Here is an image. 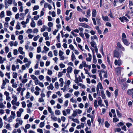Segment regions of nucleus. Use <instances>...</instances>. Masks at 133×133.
<instances>
[{
	"mask_svg": "<svg viewBox=\"0 0 133 133\" xmlns=\"http://www.w3.org/2000/svg\"><path fill=\"white\" fill-rule=\"evenodd\" d=\"M5 82L4 79H3L2 86L1 87L2 89H3L5 88L4 86L6 84V82L8 83H9V80L8 79L6 78H5Z\"/></svg>",
	"mask_w": 133,
	"mask_h": 133,
	"instance_id": "nucleus-1",
	"label": "nucleus"
},
{
	"mask_svg": "<svg viewBox=\"0 0 133 133\" xmlns=\"http://www.w3.org/2000/svg\"><path fill=\"white\" fill-rule=\"evenodd\" d=\"M119 52L118 51L115 50L114 51V57L118 58L119 56Z\"/></svg>",
	"mask_w": 133,
	"mask_h": 133,
	"instance_id": "nucleus-2",
	"label": "nucleus"
},
{
	"mask_svg": "<svg viewBox=\"0 0 133 133\" xmlns=\"http://www.w3.org/2000/svg\"><path fill=\"white\" fill-rule=\"evenodd\" d=\"M102 18L103 20L104 21H109L110 19L107 16H104L103 14H102Z\"/></svg>",
	"mask_w": 133,
	"mask_h": 133,
	"instance_id": "nucleus-3",
	"label": "nucleus"
},
{
	"mask_svg": "<svg viewBox=\"0 0 133 133\" xmlns=\"http://www.w3.org/2000/svg\"><path fill=\"white\" fill-rule=\"evenodd\" d=\"M79 26H82V27L85 28H90V27L87 24L85 23H80L79 24Z\"/></svg>",
	"mask_w": 133,
	"mask_h": 133,
	"instance_id": "nucleus-4",
	"label": "nucleus"
},
{
	"mask_svg": "<svg viewBox=\"0 0 133 133\" xmlns=\"http://www.w3.org/2000/svg\"><path fill=\"white\" fill-rule=\"evenodd\" d=\"M117 45L118 47L121 49L123 51H124L125 50V48L123 47L121 44L119 42H118L117 43Z\"/></svg>",
	"mask_w": 133,
	"mask_h": 133,
	"instance_id": "nucleus-5",
	"label": "nucleus"
},
{
	"mask_svg": "<svg viewBox=\"0 0 133 133\" xmlns=\"http://www.w3.org/2000/svg\"><path fill=\"white\" fill-rule=\"evenodd\" d=\"M97 14V11L95 9H93L92 12V17H95Z\"/></svg>",
	"mask_w": 133,
	"mask_h": 133,
	"instance_id": "nucleus-6",
	"label": "nucleus"
},
{
	"mask_svg": "<svg viewBox=\"0 0 133 133\" xmlns=\"http://www.w3.org/2000/svg\"><path fill=\"white\" fill-rule=\"evenodd\" d=\"M122 41L123 42L124 44L127 46H128L130 44L129 42H128V41L126 39L122 40Z\"/></svg>",
	"mask_w": 133,
	"mask_h": 133,
	"instance_id": "nucleus-7",
	"label": "nucleus"
},
{
	"mask_svg": "<svg viewBox=\"0 0 133 133\" xmlns=\"http://www.w3.org/2000/svg\"><path fill=\"white\" fill-rule=\"evenodd\" d=\"M122 67H119L116 68L115 69L116 72L118 74H120L121 72Z\"/></svg>",
	"mask_w": 133,
	"mask_h": 133,
	"instance_id": "nucleus-8",
	"label": "nucleus"
},
{
	"mask_svg": "<svg viewBox=\"0 0 133 133\" xmlns=\"http://www.w3.org/2000/svg\"><path fill=\"white\" fill-rule=\"evenodd\" d=\"M77 112L75 111H74L73 113L72 114V116H69L68 118L69 119H71L72 118V117H75L77 115Z\"/></svg>",
	"mask_w": 133,
	"mask_h": 133,
	"instance_id": "nucleus-9",
	"label": "nucleus"
},
{
	"mask_svg": "<svg viewBox=\"0 0 133 133\" xmlns=\"http://www.w3.org/2000/svg\"><path fill=\"white\" fill-rule=\"evenodd\" d=\"M79 21L80 22H83L84 21H85L86 22H87L88 21V19L86 18H80L79 19Z\"/></svg>",
	"mask_w": 133,
	"mask_h": 133,
	"instance_id": "nucleus-10",
	"label": "nucleus"
},
{
	"mask_svg": "<svg viewBox=\"0 0 133 133\" xmlns=\"http://www.w3.org/2000/svg\"><path fill=\"white\" fill-rule=\"evenodd\" d=\"M23 48L21 47H19L18 48V51L19 53L22 55H23L25 53L23 51Z\"/></svg>",
	"mask_w": 133,
	"mask_h": 133,
	"instance_id": "nucleus-11",
	"label": "nucleus"
},
{
	"mask_svg": "<svg viewBox=\"0 0 133 133\" xmlns=\"http://www.w3.org/2000/svg\"><path fill=\"white\" fill-rule=\"evenodd\" d=\"M90 12L91 10L90 9H89L87 11V15L86 16L87 17L89 18L90 16H91L90 14Z\"/></svg>",
	"mask_w": 133,
	"mask_h": 133,
	"instance_id": "nucleus-12",
	"label": "nucleus"
},
{
	"mask_svg": "<svg viewBox=\"0 0 133 133\" xmlns=\"http://www.w3.org/2000/svg\"><path fill=\"white\" fill-rule=\"evenodd\" d=\"M15 98L13 97V98L14 99H13L11 101V103L12 105H14L15 104V103L17 101V98L16 97V96H14Z\"/></svg>",
	"mask_w": 133,
	"mask_h": 133,
	"instance_id": "nucleus-13",
	"label": "nucleus"
},
{
	"mask_svg": "<svg viewBox=\"0 0 133 133\" xmlns=\"http://www.w3.org/2000/svg\"><path fill=\"white\" fill-rule=\"evenodd\" d=\"M128 94L130 95H132L133 94V88L132 89H131L128 90L127 91Z\"/></svg>",
	"mask_w": 133,
	"mask_h": 133,
	"instance_id": "nucleus-14",
	"label": "nucleus"
},
{
	"mask_svg": "<svg viewBox=\"0 0 133 133\" xmlns=\"http://www.w3.org/2000/svg\"><path fill=\"white\" fill-rule=\"evenodd\" d=\"M72 71V68L71 66H69L67 70V73L69 74L71 73Z\"/></svg>",
	"mask_w": 133,
	"mask_h": 133,
	"instance_id": "nucleus-15",
	"label": "nucleus"
},
{
	"mask_svg": "<svg viewBox=\"0 0 133 133\" xmlns=\"http://www.w3.org/2000/svg\"><path fill=\"white\" fill-rule=\"evenodd\" d=\"M101 93L102 95V97L103 99H106V96L105 94L104 93L103 91L102 90L101 91Z\"/></svg>",
	"mask_w": 133,
	"mask_h": 133,
	"instance_id": "nucleus-16",
	"label": "nucleus"
},
{
	"mask_svg": "<svg viewBox=\"0 0 133 133\" xmlns=\"http://www.w3.org/2000/svg\"><path fill=\"white\" fill-rule=\"evenodd\" d=\"M54 88V87L52 83H50V85L47 87V88L48 90L51 89L52 90Z\"/></svg>",
	"mask_w": 133,
	"mask_h": 133,
	"instance_id": "nucleus-17",
	"label": "nucleus"
},
{
	"mask_svg": "<svg viewBox=\"0 0 133 133\" xmlns=\"http://www.w3.org/2000/svg\"><path fill=\"white\" fill-rule=\"evenodd\" d=\"M97 62V60L95 55H93V62L94 64H96Z\"/></svg>",
	"mask_w": 133,
	"mask_h": 133,
	"instance_id": "nucleus-18",
	"label": "nucleus"
},
{
	"mask_svg": "<svg viewBox=\"0 0 133 133\" xmlns=\"http://www.w3.org/2000/svg\"><path fill=\"white\" fill-rule=\"evenodd\" d=\"M33 19H32V22L31 23L30 25L32 27L34 28L35 26V22H34L33 20H32Z\"/></svg>",
	"mask_w": 133,
	"mask_h": 133,
	"instance_id": "nucleus-19",
	"label": "nucleus"
},
{
	"mask_svg": "<svg viewBox=\"0 0 133 133\" xmlns=\"http://www.w3.org/2000/svg\"><path fill=\"white\" fill-rule=\"evenodd\" d=\"M90 44L91 46H92V47L94 48L95 46H96V43L94 41L91 42H90Z\"/></svg>",
	"mask_w": 133,
	"mask_h": 133,
	"instance_id": "nucleus-20",
	"label": "nucleus"
},
{
	"mask_svg": "<svg viewBox=\"0 0 133 133\" xmlns=\"http://www.w3.org/2000/svg\"><path fill=\"white\" fill-rule=\"evenodd\" d=\"M122 40L126 39L127 38V36L124 33H123L122 35Z\"/></svg>",
	"mask_w": 133,
	"mask_h": 133,
	"instance_id": "nucleus-21",
	"label": "nucleus"
},
{
	"mask_svg": "<svg viewBox=\"0 0 133 133\" xmlns=\"http://www.w3.org/2000/svg\"><path fill=\"white\" fill-rule=\"evenodd\" d=\"M116 111L117 115L118 116V117H122L121 114L119 112V111L117 109Z\"/></svg>",
	"mask_w": 133,
	"mask_h": 133,
	"instance_id": "nucleus-22",
	"label": "nucleus"
},
{
	"mask_svg": "<svg viewBox=\"0 0 133 133\" xmlns=\"http://www.w3.org/2000/svg\"><path fill=\"white\" fill-rule=\"evenodd\" d=\"M105 126L108 128L110 126V124L107 121L105 122Z\"/></svg>",
	"mask_w": 133,
	"mask_h": 133,
	"instance_id": "nucleus-23",
	"label": "nucleus"
},
{
	"mask_svg": "<svg viewBox=\"0 0 133 133\" xmlns=\"http://www.w3.org/2000/svg\"><path fill=\"white\" fill-rule=\"evenodd\" d=\"M55 113L56 115H59L61 114L60 111L59 110H56L55 111Z\"/></svg>",
	"mask_w": 133,
	"mask_h": 133,
	"instance_id": "nucleus-24",
	"label": "nucleus"
},
{
	"mask_svg": "<svg viewBox=\"0 0 133 133\" xmlns=\"http://www.w3.org/2000/svg\"><path fill=\"white\" fill-rule=\"evenodd\" d=\"M97 87H99L100 89H102L103 88L101 83L100 82H99L97 85Z\"/></svg>",
	"mask_w": 133,
	"mask_h": 133,
	"instance_id": "nucleus-25",
	"label": "nucleus"
},
{
	"mask_svg": "<svg viewBox=\"0 0 133 133\" xmlns=\"http://www.w3.org/2000/svg\"><path fill=\"white\" fill-rule=\"evenodd\" d=\"M74 122H76L78 124L79 123V121L78 120V119H74V118H72L71 119Z\"/></svg>",
	"mask_w": 133,
	"mask_h": 133,
	"instance_id": "nucleus-26",
	"label": "nucleus"
},
{
	"mask_svg": "<svg viewBox=\"0 0 133 133\" xmlns=\"http://www.w3.org/2000/svg\"><path fill=\"white\" fill-rule=\"evenodd\" d=\"M71 59L72 61L76 59V58L75 55L73 52H72V54L71 56Z\"/></svg>",
	"mask_w": 133,
	"mask_h": 133,
	"instance_id": "nucleus-27",
	"label": "nucleus"
},
{
	"mask_svg": "<svg viewBox=\"0 0 133 133\" xmlns=\"http://www.w3.org/2000/svg\"><path fill=\"white\" fill-rule=\"evenodd\" d=\"M122 89L123 90H124L127 87V85L126 83L123 84L122 86Z\"/></svg>",
	"mask_w": 133,
	"mask_h": 133,
	"instance_id": "nucleus-28",
	"label": "nucleus"
},
{
	"mask_svg": "<svg viewBox=\"0 0 133 133\" xmlns=\"http://www.w3.org/2000/svg\"><path fill=\"white\" fill-rule=\"evenodd\" d=\"M106 95L107 96L109 97H110L111 96V93L108 90L106 91Z\"/></svg>",
	"mask_w": 133,
	"mask_h": 133,
	"instance_id": "nucleus-29",
	"label": "nucleus"
},
{
	"mask_svg": "<svg viewBox=\"0 0 133 133\" xmlns=\"http://www.w3.org/2000/svg\"><path fill=\"white\" fill-rule=\"evenodd\" d=\"M55 87L57 89H58L59 88V85L58 83L57 82H56L55 83Z\"/></svg>",
	"mask_w": 133,
	"mask_h": 133,
	"instance_id": "nucleus-30",
	"label": "nucleus"
},
{
	"mask_svg": "<svg viewBox=\"0 0 133 133\" xmlns=\"http://www.w3.org/2000/svg\"><path fill=\"white\" fill-rule=\"evenodd\" d=\"M39 8V6L38 5H35L34 7L33 8V11L37 10Z\"/></svg>",
	"mask_w": 133,
	"mask_h": 133,
	"instance_id": "nucleus-31",
	"label": "nucleus"
},
{
	"mask_svg": "<svg viewBox=\"0 0 133 133\" xmlns=\"http://www.w3.org/2000/svg\"><path fill=\"white\" fill-rule=\"evenodd\" d=\"M3 58L1 56V64H2L3 63L4 61H6V58H4L3 59V60H2Z\"/></svg>",
	"mask_w": 133,
	"mask_h": 133,
	"instance_id": "nucleus-32",
	"label": "nucleus"
},
{
	"mask_svg": "<svg viewBox=\"0 0 133 133\" xmlns=\"http://www.w3.org/2000/svg\"><path fill=\"white\" fill-rule=\"evenodd\" d=\"M44 125V122H41L39 124V127L40 128L43 127Z\"/></svg>",
	"mask_w": 133,
	"mask_h": 133,
	"instance_id": "nucleus-33",
	"label": "nucleus"
},
{
	"mask_svg": "<svg viewBox=\"0 0 133 133\" xmlns=\"http://www.w3.org/2000/svg\"><path fill=\"white\" fill-rule=\"evenodd\" d=\"M19 24H20V23L19 22H18L16 26V29L18 30H19L20 29V26L19 25Z\"/></svg>",
	"mask_w": 133,
	"mask_h": 133,
	"instance_id": "nucleus-34",
	"label": "nucleus"
},
{
	"mask_svg": "<svg viewBox=\"0 0 133 133\" xmlns=\"http://www.w3.org/2000/svg\"><path fill=\"white\" fill-rule=\"evenodd\" d=\"M17 74L16 72H13V77L15 78H17Z\"/></svg>",
	"mask_w": 133,
	"mask_h": 133,
	"instance_id": "nucleus-35",
	"label": "nucleus"
},
{
	"mask_svg": "<svg viewBox=\"0 0 133 133\" xmlns=\"http://www.w3.org/2000/svg\"><path fill=\"white\" fill-rule=\"evenodd\" d=\"M6 15L8 16H10L12 15L11 12L10 11H6Z\"/></svg>",
	"mask_w": 133,
	"mask_h": 133,
	"instance_id": "nucleus-36",
	"label": "nucleus"
},
{
	"mask_svg": "<svg viewBox=\"0 0 133 133\" xmlns=\"http://www.w3.org/2000/svg\"><path fill=\"white\" fill-rule=\"evenodd\" d=\"M37 24L38 25H41L42 24V22L41 19H40L38 20Z\"/></svg>",
	"mask_w": 133,
	"mask_h": 133,
	"instance_id": "nucleus-37",
	"label": "nucleus"
},
{
	"mask_svg": "<svg viewBox=\"0 0 133 133\" xmlns=\"http://www.w3.org/2000/svg\"><path fill=\"white\" fill-rule=\"evenodd\" d=\"M4 12L3 11H2L1 12V17L3 18L4 17Z\"/></svg>",
	"mask_w": 133,
	"mask_h": 133,
	"instance_id": "nucleus-38",
	"label": "nucleus"
},
{
	"mask_svg": "<svg viewBox=\"0 0 133 133\" xmlns=\"http://www.w3.org/2000/svg\"><path fill=\"white\" fill-rule=\"evenodd\" d=\"M31 77L33 79L35 80L37 79V77L35 75H30Z\"/></svg>",
	"mask_w": 133,
	"mask_h": 133,
	"instance_id": "nucleus-39",
	"label": "nucleus"
},
{
	"mask_svg": "<svg viewBox=\"0 0 133 133\" xmlns=\"http://www.w3.org/2000/svg\"><path fill=\"white\" fill-rule=\"evenodd\" d=\"M118 91V90L116 89L115 91V94L116 97L117 96Z\"/></svg>",
	"mask_w": 133,
	"mask_h": 133,
	"instance_id": "nucleus-40",
	"label": "nucleus"
},
{
	"mask_svg": "<svg viewBox=\"0 0 133 133\" xmlns=\"http://www.w3.org/2000/svg\"><path fill=\"white\" fill-rule=\"evenodd\" d=\"M48 33L47 32H45L43 33V36L44 37L48 36Z\"/></svg>",
	"mask_w": 133,
	"mask_h": 133,
	"instance_id": "nucleus-41",
	"label": "nucleus"
},
{
	"mask_svg": "<svg viewBox=\"0 0 133 133\" xmlns=\"http://www.w3.org/2000/svg\"><path fill=\"white\" fill-rule=\"evenodd\" d=\"M102 99H99L98 102V104L99 105H100L101 107L103 106L102 105Z\"/></svg>",
	"mask_w": 133,
	"mask_h": 133,
	"instance_id": "nucleus-42",
	"label": "nucleus"
},
{
	"mask_svg": "<svg viewBox=\"0 0 133 133\" xmlns=\"http://www.w3.org/2000/svg\"><path fill=\"white\" fill-rule=\"evenodd\" d=\"M113 121L114 122H116L119 121V119L116 117L113 118Z\"/></svg>",
	"mask_w": 133,
	"mask_h": 133,
	"instance_id": "nucleus-43",
	"label": "nucleus"
},
{
	"mask_svg": "<svg viewBox=\"0 0 133 133\" xmlns=\"http://www.w3.org/2000/svg\"><path fill=\"white\" fill-rule=\"evenodd\" d=\"M63 75L62 72H59V74L58 75V77L59 78L61 77Z\"/></svg>",
	"mask_w": 133,
	"mask_h": 133,
	"instance_id": "nucleus-44",
	"label": "nucleus"
},
{
	"mask_svg": "<svg viewBox=\"0 0 133 133\" xmlns=\"http://www.w3.org/2000/svg\"><path fill=\"white\" fill-rule=\"evenodd\" d=\"M92 19L93 21L94 24L95 25H96L97 24L95 19V18H92Z\"/></svg>",
	"mask_w": 133,
	"mask_h": 133,
	"instance_id": "nucleus-45",
	"label": "nucleus"
},
{
	"mask_svg": "<svg viewBox=\"0 0 133 133\" xmlns=\"http://www.w3.org/2000/svg\"><path fill=\"white\" fill-rule=\"evenodd\" d=\"M46 78L48 81H49V82H51V78L48 76H46Z\"/></svg>",
	"mask_w": 133,
	"mask_h": 133,
	"instance_id": "nucleus-46",
	"label": "nucleus"
},
{
	"mask_svg": "<svg viewBox=\"0 0 133 133\" xmlns=\"http://www.w3.org/2000/svg\"><path fill=\"white\" fill-rule=\"evenodd\" d=\"M22 107L23 108H24L25 107L26 105L25 102L24 101H23L22 102Z\"/></svg>",
	"mask_w": 133,
	"mask_h": 133,
	"instance_id": "nucleus-47",
	"label": "nucleus"
},
{
	"mask_svg": "<svg viewBox=\"0 0 133 133\" xmlns=\"http://www.w3.org/2000/svg\"><path fill=\"white\" fill-rule=\"evenodd\" d=\"M39 15H37L36 16H34V19L35 20H37L39 18Z\"/></svg>",
	"mask_w": 133,
	"mask_h": 133,
	"instance_id": "nucleus-48",
	"label": "nucleus"
},
{
	"mask_svg": "<svg viewBox=\"0 0 133 133\" xmlns=\"http://www.w3.org/2000/svg\"><path fill=\"white\" fill-rule=\"evenodd\" d=\"M21 113L19 111H17V116L18 117H20L21 116Z\"/></svg>",
	"mask_w": 133,
	"mask_h": 133,
	"instance_id": "nucleus-49",
	"label": "nucleus"
},
{
	"mask_svg": "<svg viewBox=\"0 0 133 133\" xmlns=\"http://www.w3.org/2000/svg\"><path fill=\"white\" fill-rule=\"evenodd\" d=\"M76 40L79 43H80L81 42V39L79 37H77L76 38Z\"/></svg>",
	"mask_w": 133,
	"mask_h": 133,
	"instance_id": "nucleus-50",
	"label": "nucleus"
},
{
	"mask_svg": "<svg viewBox=\"0 0 133 133\" xmlns=\"http://www.w3.org/2000/svg\"><path fill=\"white\" fill-rule=\"evenodd\" d=\"M32 103L31 102L27 104V106L28 108L31 107H32Z\"/></svg>",
	"mask_w": 133,
	"mask_h": 133,
	"instance_id": "nucleus-51",
	"label": "nucleus"
},
{
	"mask_svg": "<svg viewBox=\"0 0 133 133\" xmlns=\"http://www.w3.org/2000/svg\"><path fill=\"white\" fill-rule=\"evenodd\" d=\"M54 54L55 56H57L58 55L57 51V50H54Z\"/></svg>",
	"mask_w": 133,
	"mask_h": 133,
	"instance_id": "nucleus-52",
	"label": "nucleus"
},
{
	"mask_svg": "<svg viewBox=\"0 0 133 133\" xmlns=\"http://www.w3.org/2000/svg\"><path fill=\"white\" fill-rule=\"evenodd\" d=\"M37 131L40 133H43V130L42 129H37Z\"/></svg>",
	"mask_w": 133,
	"mask_h": 133,
	"instance_id": "nucleus-53",
	"label": "nucleus"
},
{
	"mask_svg": "<svg viewBox=\"0 0 133 133\" xmlns=\"http://www.w3.org/2000/svg\"><path fill=\"white\" fill-rule=\"evenodd\" d=\"M60 34L59 33H58V36H57L56 38L57 39L58 42H60Z\"/></svg>",
	"mask_w": 133,
	"mask_h": 133,
	"instance_id": "nucleus-54",
	"label": "nucleus"
},
{
	"mask_svg": "<svg viewBox=\"0 0 133 133\" xmlns=\"http://www.w3.org/2000/svg\"><path fill=\"white\" fill-rule=\"evenodd\" d=\"M63 54V52L62 51L60 50L59 51V55L60 56H61Z\"/></svg>",
	"mask_w": 133,
	"mask_h": 133,
	"instance_id": "nucleus-55",
	"label": "nucleus"
},
{
	"mask_svg": "<svg viewBox=\"0 0 133 133\" xmlns=\"http://www.w3.org/2000/svg\"><path fill=\"white\" fill-rule=\"evenodd\" d=\"M84 34L86 38L87 39L89 38L90 36L87 33H85Z\"/></svg>",
	"mask_w": 133,
	"mask_h": 133,
	"instance_id": "nucleus-56",
	"label": "nucleus"
},
{
	"mask_svg": "<svg viewBox=\"0 0 133 133\" xmlns=\"http://www.w3.org/2000/svg\"><path fill=\"white\" fill-rule=\"evenodd\" d=\"M41 48L40 47L38 46L37 48V51L38 53H39L41 52Z\"/></svg>",
	"mask_w": 133,
	"mask_h": 133,
	"instance_id": "nucleus-57",
	"label": "nucleus"
},
{
	"mask_svg": "<svg viewBox=\"0 0 133 133\" xmlns=\"http://www.w3.org/2000/svg\"><path fill=\"white\" fill-rule=\"evenodd\" d=\"M70 101L72 103H76L77 101L76 99L74 100L72 98L70 99Z\"/></svg>",
	"mask_w": 133,
	"mask_h": 133,
	"instance_id": "nucleus-58",
	"label": "nucleus"
},
{
	"mask_svg": "<svg viewBox=\"0 0 133 133\" xmlns=\"http://www.w3.org/2000/svg\"><path fill=\"white\" fill-rule=\"evenodd\" d=\"M30 127V125L28 124H26L25 126V128L27 129H29Z\"/></svg>",
	"mask_w": 133,
	"mask_h": 133,
	"instance_id": "nucleus-59",
	"label": "nucleus"
},
{
	"mask_svg": "<svg viewBox=\"0 0 133 133\" xmlns=\"http://www.w3.org/2000/svg\"><path fill=\"white\" fill-rule=\"evenodd\" d=\"M51 93V91H48L46 94V96L48 97H49Z\"/></svg>",
	"mask_w": 133,
	"mask_h": 133,
	"instance_id": "nucleus-60",
	"label": "nucleus"
},
{
	"mask_svg": "<svg viewBox=\"0 0 133 133\" xmlns=\"http://www.w3.org/2000/svg\"><path fill=\"white\" fill-rule=\"evenodd\" d=\"M30 93L29 92H27L25 96V98L26 99H28L29 98L28 97L29 96Z\"/></svg>",
	"mask_w": 133,
	"mask_h": 133,
	"instance_id": "nucleus-61",
	"label": "nucleus"
},
{
	"mask_svg": "<svg viewBox=\"0 0 133 133\" xmlns=\"http://www.w3.org/2000/svg\"><path fill=\"white\" fill-rule=\"evenodd\" d=\"M92 108L91 107H90L89 109L87 110V112L88 113H90L91 111L92 110Z\"/></svg>",
	"mask_w": 133,
	"mask_h": 133,
	"instance_id": "nucleus-62",
	"label": "nucleus"
},
{
	"mask_svg": "<svg viewBox=\"0 0 133 133\" xmlns=\"http://www.w3.org/2000/svg\"><path fill=\"white\" fill-rule=\"evenodd\" d=\"M79 72V70L76 69L75 70H74V73L75 75H76L77 74H78Z\"/></svg>",
	"mask_w": 133,
	"mask_h": 133,
	"instance_id": "nucleus-63",
	"label": "nucleus"
},
{
	"mask_svg": "<svg viewBox=\"0 0 133 133\" xmlns=\"http://www.w3.org/2000/svg\"><path fill=\"white\" fill-rule=\"evenodd\" d=\"M18 39L20 40H22L23 38V36L22 35H19L18 37Z\"/></svg>",
	"mask_w": 133,
	"mask_h": 133,
	"instance_id": "nucleus-64",
	"label": "nucleus"
}]
</instances>
